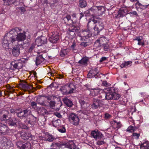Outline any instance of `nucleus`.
I'll return each instance as SVG.
<instances>
[{
  "instance_id": "f257e3e1",
  "label": "nucleus",
  "mask_w": 149,
  "mask_h": 149,
  "mask_svg": "<svg viewBox=\"0 0 149 149\" xmlns=\"http://www.w3.org/2000/svg\"><path fill=\"white\" fill-rule=\"evenodd\" d=\"M30 107L26 109H17L15 111L17 116L20 119L26 118L25 121L26 123L33 125L34 122L36 121L37 118L34 116L32 114Z\"/></svg>"
},
{
  "instance_id": "f03ea898",
  "label": "nucleus",
  "mask_w": 149,
  "mask_h": 149,
  "mask_svg": "<svg viewBox=\"0 0 149 149\" xmlns=\"http://www.w3.org/2000/svg\"><path fill=\"white\" fill-rule=\"evenodd\" d=\"M22 31V29L18 28H15L11 29L9 32L8 35L9 37L10 41L12 43H15L17 41H24L26 39L25 32H19Z\"/></svg>"
},
{
  "instance_id": "7ed1b4c3",
  "label": "nucleus",
  "mask_w": 149,
  "mask_h": 149,
  "mask_svg": "<svg viewBox=\"0 0 149 149\" xmlns=\"http://www.w3.org/2000/svg\"><path fill=\"white\" fill-rule=\"evenodd\" d=\"M105 99L108 100H117L120 97V95L115 92V89L113 88H107L105 89Z\"/></svg>"
},
{
  "instance_id": "20e7f679",
  "label": "nucleus",
  "mask_w": 149,
  "mask_h": 149,
  "mask_svg": "<svg viewBox=\"0 0 149 149\" xmlns=\"http://www.w3.org/2000/svg\"><path fill=\"white\" fill-rule=\"evenodd\" d=\"M24 49V47L22 44L15 45L12 47L11 50L12 55L14 57H18L20 54V51Z\"/></svg>"
},
{
  "instance_id": "39448f33",
  "label": "nucleus",
  "mask_w": 149,
  "mask_h": 149,
  "mask_svg": "<svg viewBox=\"0 0 149 149\" xmlns=\"http://www.w3.org/2000/svg\"><path fill=\"white\" fill-rule=\"evenodd\" d=\"M67 118L70 123L73 125L76 126L79 125V118L78 116L74 113L70 114Z\"/></svg>"
},
{
  "instance_id": "423d86ee",
  "label": "nucleus",
  "mask_w": 149,
  "mask_h": 149,
  "mask_svg": "<svg viewBox=\"0 0 149 149\" xmlns=\"http://www.w3.org/2000/svg\"><path fill=\"white\" fill-rule=\"evenodd\" d=\"M104 27V26L103 23L97 20V22L94 27L95 33L97 35L99 34L100 32L102 30Z\"/></svg>"
},
{
  "instance_id": "0eeeda50",
  "label": "nucleus",
  "mask_w": 149,
  "mask_h": 149,
  "mask_svg": "<svg viewBox=\"0 0 149 149\" xmlns=\"http://www.w3.org/2000/svg\"><path fill=\"white\" fill-rule=\"evenodd\" d=\"M47 42L46 38L45 37L41 36L36 39L35 43L38 46H40L46 44Z\"/></svg>"
},
{
  "instance_id": "6e6552de",
  "label": "nucleus",
  "mask_w": 149,
  "mask_h": 149,
  "mask_svg": "<svg viewBox=\"0 0 149 149\" xmlns=\"http://www.w3.org/2000/svg\"><path fill=\"white\" fill-rule=\"evenodd\" d=\"M10 114V113L6 110L0 111V120L5 121Z\"/></svg>"
},
{
  "instance_id": "1a4fd4ad",
  "label": "nucleus",
  "mask_w": 149,
  "mask_h": 149,
  "mask_svg": "<svg viewBox=\"0 0 149 149\" xmlns=\"http://www.w3.org/2000/svg\"><path fill=\"white\" fill-rule=\"evenodd\" d=\"M9 33V32L8 33L6 34V36H5V37L4 38V39L3 40L2 43V45L3 47L6 48L8 47L9 44V43H12L9 40V37H10V36L8 35V34Z\"/></svg>"
},
{
  "instance_id": "9d476101",
  "label": "nucleus",
  "mask_w": 149,
  "mask_h": 149,
  "mask_svg": "<svg viewBox=\"0 0 149 149\" xmlns=\"http://www.w3.org/2000/svg\"><path fill=\"white\" fill-rule=\"evenodd\" d=\"M10 114L9 116H8L5 122L9 125L11 126H15L16 125V123L17 122V119L16 118H12L10 116Z\"/></svg>"
},
{
  "instance_id": "9b49d317",
  "label": "nucleus",
  "mask_w": 149,
  "mask_h": 149,
  "mask_svg": "<svg viewBox=\"0 0 149 149\" xmlns=\"http://www.w3.org/2000/svg\"><path fill=\"white\" fill-rule=\"evenodd\" d=\"M93 103L91 105L92 108L96 109L98 108L101 104V101L99 99L93 98Z\"/></svg>"
},
{
  "instance_id": "f8f14e48",
  "label": "nucleus",
  "mask_w": 149,
  "mask_h": 149,
  "mask_svg": "<svg viewBox=\"0 0 149 149\" xmlns=\"http://www.w3.org/2000/svg\"><path fill=\"white\" fill-rule=\"evenodd\" d=\"M96 22L97 20L94 19H89L87 25V28L90 30L93 28L94 29V27Z\"/></svg>"
},
{
  "instance_id": "ddd939ff",
  "label": "nucleus",
  "mask_w": 149,
  "mask_h": 149,
  "mask_svg": "<svg viewBox=\"0 0 149 149\" xmlns=\"http://www.w3.org/2000/svg\"><path fill=\"white\" fill-rule=\"evenodd\" d=\"M66 86H67L68 90L66 91V94H71L73 93V91L75 89L74 86L72 84H66Z\"/></svg>"
},
{
  "instance_id": "4468645a",
  "label": "nucleus",
  "mask_w": 149,
  "mask_h": 149,
  "mask_svg": "<svg viewBox=\"0 0 149 149\" xmlns=\"http://www.w3.org/2000/svg\"><path fill=\"white\" fill-rule=\"evenodd\" d=\"M59 39L58 36L57 35V33H56V34H52L51 35L49 38V40L52 43H56L57 42Z\"/></svg>"
},
{
  "instance_id": "2eb2a0df",
  "label": "nucleus",
  "mask_w": 149,
  "mask_h": 149,
  "mask_svg": "<svg viewBox=\"0 0 149 149\" xmlns=\"http://www.w3.org/2000/svg\"><path fill=\"white\" fill-rule=\"evenodd\" d=\"M91 135L95 139L101 138L103 136L102 133L97 130V131L95 130L92 131L91 132Z\"/></svg>"
},
{
  "instance_id": "dca6fc26",
  "label": "nucleus",
  "mask_w": 149,
  "mask_h": 149,
  "mask_svg": "<svg viewBox=\"0 0 149 149\" xmlns=\"http://www.w3.org/2000/svg\"><path fill=\"white\" fill-rule=\"evenodd\" d=\"M20 86L23 89L32 90L34 88L32 86L30 85L26 82L21 83Z\"/></svg>"
},
{
  "instance_id": "f3484780",
  "label": "nucleus",
  "mask_w": 149,
  "mask_h": 149,
  "mask_svg": "<svg viewBox=\"0 0 149 149\" xmlns=\"http://www.w3.org/2000/svg\"><path fill=\"white\" fill-rule=\"evenodd\" d=\"M21 135V138L24 140H31L32 139V135L29 133H22Z\"/></svg>"
},
{
  "instance_id": "a211bd4d",
  "label": "nucleus",
  "mask_w": 149,
  "mask_h": 149,
  "mask_svg": "<svg viewBox=\"0 0 149 149\" xmlns=\"http://www.w3.org/2000/svg\"><path fill=\"white\" fill-rule=\"evenodd\" d=\"M98 71L97 68L91 69L88 73V76L89 78H93V76H94L95 74L97 73Z\"/></svg>"
},
{
  "instance_id": "6ab92c4d",
  "label": "nucleus",
  "mask_w": 149,
  "mask_h": 149,
  "mask_svg": "<svg viewBox=\"0 0 149 149\" xmlns=\"http://www.w3.org/2000/svg\"><path fill=\"white\" fill-rule=\"evenodd\" d=\"M44 60L45 59L42 57V55L37 56L36 60L35 61L36 65H40L41 63L44 61Z\"/></svg>"
},
{
  "instance_id": "aec40b11",
  "label": "nucleus",
  "mask_w": 149,
  "mask_h": 149,
  "mask_svg": "<svg viewBox=\"0 0 149 149\" xmlns=\"http://www.w3.org/2000/svg\"><path fill=\"white\" fill-rule=\"evenodd\" d=\"M37 111L39 113L42 115L48 114V112L46 109L44 107H42L38 108Z\"/></svg>"
},
{
  "instance_id": "412c9836",
  "label": "nucleus",
  "mask_w": 149,
  "mask_h": 149,
  "mask_svg": "<svg viewBox=\"0 0 149 149\" xmlns=\"http://www.w3.org/2000/svg\"><path fill=\"white\" fill-rule=\"evenodd\" d=\"M36 101L38 104H40L41 106H45L44 100L42 98V97L40 96V95H39L37 97Z\"/></svg>"
},
{
  "instance_id": "4be33fe9",
  "label": "nucleus",
  "mask_w": 149,
  "mask_h": 149,
  "mask_svg": "<svg viewBox=\"0 0 149 149\" xmlns=\"http://www.w3.org/2000/svg\"><path fill=\"white\" fill-rule=\"evenodd\" d=\"M66 147L70 149H75L76 146L73 142L71 141L66 143Z\"/></svg>"
},
{
  "instance_id": "5701e85b",
  "label": "nucleus",
  "mask_w": 149,
  "mask_h": 149,
  "mask_svg": "<svg viewBox=\"0 0 149 149\" xmlns=\"http://www.w3.org/2000/svg\"><path fill=\"white\" fill-rule=\"evenodd\" d=\"M79 28L71 25V26L68 28V30L70 32H75L74 34H75V32L78 33L79 32Z\"/></svg>"
},
{
  "instance_id": "b1692460",
  "label": "nucleus",
  "mask_w": 149,
  "mask_h": 149,
  "mask_svg": "<svg viewBox=\"0 0 149 149\" xmlns=\"http://www.w3.org/2000/svg\"><path fill=\"white\" fill-rule=\"evenodd\" d=\"M83 33L84 35V37L86 38H88L90 37L92 35L91 30L88 28L87 29L83 31Z\"/></svg>"
},
{
  "instance_id": "393cba45",
  "label": "nucleus",
  "mask_w": 149,
  "mask_h": 149,
  "mask_svg": "<svg viewBox=\"0 0 149 149\" xmlns=\"http://www.w3.org/2000/svg\"><path fill=\"white\" fill-rule=\"evenodd\" d=\"M126 10L123 9H120L118 11V13L117 15L116 16V18H120L121 17L124 16L126 14Z\"/></svg>"
},
{
  "instance_id": "a878e982",
  "label": "nucleus",
  "mask_w": 149,
  "mask_h": 149,
  "mask_svg": "<svg viewBox=\"0 0 149 149\" xmlns=\"http://www.w3.org/2000/svg\"><path fill=\"white\" fill-rule=\"evenodd\" d=\"M17 0H3V4L6 6H10L16 2Z\"/></svg>"
},
{
  "instance_id": "bb28decb",
  "label": "nucleus",
  "mask_w": 149,
  "mask_h": 149,
  "mask_svg": "<svg viewBox=\"0 0 149 149\" xmlns=\"http://www.w3.org/2000/svg\"><path fill=\"white\" fill-rule=\"evenodd\" d=\"M103 39H105L104 38H101L100 39H97L95 42L94 45L97 47H99L102 46V43H101V41Z\"/></svg>"
},
{
  "instance_id": "cd10ccee",
  "label": "nucleus",
  "mask_w": 149,
  "mask_h": 149,
  "mask_svg": "<svg viewBox=\"0 0 149 149\" xmlns=\"http://www.w3.org/2000/svg\"><path fill=\"white\" fill-rule=\"evenodd\" d=\"M87 5V2L85 0H80L79 1V6L80 8H85Z\"/></svg>"
},
{
  "instance_id": "c85d7f7f",
  "label": "nucleus",
  "mask_w": 149,
  "mask_h": 149,
  "mask_svg": "<svg viewBox=\"0 0 149 149\" xmlns=\"http://www.w3.org/2000/svg\"><path fill=\"white\" fill-rule=\"evenodd\" d=\"M7 128L5 125L0 126V132H1L2 135L6 134L7 132Z\"/></svg>"
},
{
  "instance_id": "c756f323",
  "label": "nucleus",
  "mask_w": 149,
  "mask_h": 149,
  "mask_svg": "<svg viewBox=\"0 0 149 149\" xmlns=\"http://www.w3.org/2000/svg\"><path fill=\"white\" fill-rule=\"evenodd\" d=\"M79 102L81 104V107L82 108L86 109L88 106L87 103L83 100H79Z\"/></svg>"
},
{
  "instance_id": "7c9ffc66",
  "label": "nucleus",
  "mask_w": 149,
  "mask_h": 149,
  "mask_svg": "<svg viewBox=\"0 0 149 149\" xmlns=\"http://www.w3.org/2000/svg\"><path fill=\"white\" fill-rule=\"evenodd\" d=\"M52 122L53 126L56 127H57L59 125L61 122V120L59 119H58L56 120H52Z\"/></svg>"
},
{
  "instance_id": "2f4dec72",
  "label": "nucleus",
  "mask_w": 149,
  "mask_h": 149,
  "mask_svg": "<svg viewBox=\"0 0 149 149\" xmlns=\"http://www.w3.org/2000/svg\"><path fill=\"white\" fill-rule=\"evenodd\" d=\"M140 149H149V144L147 142L141 144L140 146Z\"/></svg>"
},
{
  "instance_id": "473e14b6",
  "label": "nucleus",
  "mask_w": 149,
  "mask_h": 149,
  "mask_svg": "<svg viewBox=\"0 0 149 149\" xmlns=\"http://www.w3.org/2000/svg\"><path fill=\"white\" fill-rule=\"evenodd\" d=\"M31 144L29 143L24 142L22 149H31Z\"/></svg>"
},
{
  "instance_id": "72a5a7b5",
  "label": "nucleus",
  "mask_w": 149,
  "mask_h": 149,
  "mask_svg": "<svg viewBox=\"0 0 149 149\" xmlns=\"http://www.w3.org/2000/svg\"><path fill=\"white\" fill-rule=\"evenodd\" d=\"M73 104L71 100L66 98V105L69 107H71Z\"/></svg>"
},
{
  "instance_id": "f704fd0d",
  "label": "nucleus",
  "mask_w": 149,
  "mask_h": 149,
  "mask_svg": "<svg viewBox=\"0 0 149 149\" xmlns=\"http://www.w3.org/2000/svg\"><path fill=\"white\" fill-rule=\"evenodd\" d=\"M24 142L21 141H18L16 143V146L20 149H22Z\"/></svg>"
},
{
  "instance_id": "c9c22d12",
  "label": "nucleus",
  "mask_w": 149,
  "mask_h": 149,
  "mask_svg": "<svg viewBox=\"0 0 149 149\" xmlns=\"http://www.w3.org/2000/svg\"><path fill=\"white\" fill-rule=\"evenodd\" d=\"M88 61V60L85 58H82L81 60H80L78 63H79L83 65L86 64Z\"/></svg>"
},
{
  "instance_id": "e433bc0d",
  "label": "nucleus",
  "mask_w": 149,
  "mask_h": 149,
  "mask_svg": "<svg viewBox=\"0 0 149 149\" xmlns=\"http://www.w3.org/2000/svg\"><path fill=\"white\" fill-rule=\"evenodd\" d=\"M95 9L93 8H91L89 10H87L86 11L85 13L87 15L88 14L91 15L92 14V13H94L95 12Z\"/></svg>"
},
{
  "instance_id": "4c0bfd02",
  "label": "nucleus",
  "mask_w": 149,
  "mask_h": 149,
  "mask_svg": "<svg viewBox=\"0 0 149 149\" xmlns=\"http://www.w3.org/2000/svg\"><path fill=\"white\" fill-rule=\"evenodd\" d=\"M1 142L4 145H5L6 144L7 145L8 143H10V142L8 141V139L5 137H3L2 138Z\"/></svg>"
},
{
  "instance_id": "58836bf2",
  "label": "nucleus",
  "mask_w": 149,
  "mask_h": 149,
  "mask_svg": "<svg viewBox=\"0 0 149 149\" xmlns=\"http://www.w3.org/2000/svg\"><path fill=\"white\" fill-rule=\"evenodd\" d=\"M19 61L18 60H16L12 62L11 64L13 65L14 68L16 69H18L17 62Z\"/></svg>"
},
{
  "instance_id": "ea45409f",
  "label": "nucleus",
  "mask_w": 149,
  "mask_h": 149,
  "mask_svg": "<svg viewBox=\"0 0 149 149\" xmlns=\"http://www.w3.org/2000/svg\"><path fill=\"white\" fill-rule=\"evenodd\" d=\"M60 91H61L63 94H65V85L64 84H62L61 86V88L60 89Z\"/></svg>"
},
{
  "instance_id": "a19ab883",
  "label": "nucleus",
  "mask_w": 149,
  "mask_h": 149,
  "mask_svg": "<svg viewBox=\"0 0 149 149\" xmlns=\"http://www.w3.org/2000/svg\"><path fill=\"white\" fill-rule=\"evenodd\" d=\"M91 44L90 43L88 42H82L81 43L80 45L83 47H87Z\"/></svg>"
},
{
  "instance_id": "79ce46f5",
  "label": "nucleus",
  "mask_w": 149,
  "mask_h": 149,
  "mask_svg": "<svg viewBox=\"0 0 149 149\" xmlns=\"http://www.w3.org/2000/svg\"><path fill=\"white\" fill-rule=\"evenodd\" d=\"M65 49H62L61 50L60 53V56L61 57H64L65 56Z\"/></svg>"
},
{
  "instance_id": "37998d69",
  "label": "nucleus",
  "mask_w": 149,
  "mask_h": 149,
  "mask_svg": "<svg viewBox=\"0 0 149 149\" xmlns=\"http://www.w3.org/2000/svg\"><path fill=\"white\" fill-rule=\"evenodd\" d=\"M35 45L34 43H33L32 44L30 48L29 49L28 52H31L35 48Z\"/></svg>"
},
{
  "instance_id": "c03bdc74",
  "label": "nucleus",
  "mask_w": 149,
  "mask_h": 149,
  "mask_svg": "<svg viewBox=\"0 0 149 149\" xmlns=\"http://www.w3.org/2000/svg\"><path fill=\"white\" fill-rule=\"evenodd\" d=\"M55 102L52 100L51 101L49 102V104L50 107L53 108V107H54L55 104Z\"/></svg>"
},
{
  "instance_id": "a18cd8bd",
  "label": "nucleus",
  "mask_w": 149,
  "mask_h": 149,
  "mask_svg": "<svg viewBox=\"0 0 149 149\" xmlns=\"http://www.w3.org/2000/svg\"><path fill=\"white\" fill-rule=\"evenodd\" d=\"M19 126L22 129H27L28 127L26 125L22 124L21 123H19Z\"/></svg>"
},
{
  "instance_id": "49530a36",
  "label": "nucleus",
  "mask_w": 149,
  "mask_h": 149,
  "mask_svg": "<svg viewBox=\"0 0 149 149\" xmlns=\"http://www.w3.org/2000/svg\"><path fill=\"white\" fill-rule=\"evenodd\" d=\"M54 137L52 136L51 135H49V137L47 139V140L49 142H51L54 140Z\"/></svg>"
},
{
  "instance_id": "de8ad7c7",
  "label": "nucleus",
  "mask_w": 149,
  "mask_h": 149,
  "mask_svg": "<svg viewBox=\"0 0 149 149\" xmlns=\"http://www.w3.org/2000/svg\"><path fill=\"white\" fill-rule=\"evenodd\" d=\"M66 18L67 19L68 21H69L70 22L72 23V20L71 19V16L69 15H67L66 16Z\"/></svg>"
},
{
  "instance_id": "09e8293b",
  "label": "nucleus",
  "mask_w": 149,
  "mask_h": 149,
  "mask_svg": "<svg viewBox=\"0 0 149 149\" xmlns=\"http://www.w3.org/2000/svg\"><path fill=\"white\" fill-rule=\"evenodd\" d=\"M102 46H103L104 49L105 51H107V49L109 48V46L108 44H102Z\"/></svg>"
},
{
  "instance_id": "8fccbe9b",
  "label": "nucleus",
  "mask_w": 149,
  "mask_h": 149,
  "mask_svg": "<svg viewBox=\"0 0 149 149\" xmlns=\"http://www.w3.org/2000/svg\"><path fill=\"white\" fill-rule=\"evenodd\" d=\"M37 103V102H36L34 101H33L31 103L30 105L33 108H34V107H36Z\"/></svg>"
},
{
  "instance_id": "3c124183",
  "label": "nucleus",
  "mask_w": 149,
  "mask_h": 149,
  "mask_svg": "<svg viewBox=\"0 0 149 149\" xmlns=\"http://www.w3.org/2000/svg\"><path fill=\"white\" fill-rule=\"evenodd\" d=\"M143 39V37L141 36H139L136 37L135 38V39H134V40H137L138 42H139L142 40Z\"/></svg>"
},
{
  "instance_id": "603ef678",
  "label": "nucleus",
  "mask_w": 149,
  "mask_h": 149,
  "mask_svg": "<svg viewBox=\"0 0 149 149\" xmlns=\"http://www.w3.org/2000/svg\"><path fill=\"white\" fill-rule=\"evenodd\" d=\"M134 128L133 127V126H130L127 129V131L130 132H132V129H133Z\"/></svg>"
},
{
  "instance_id": "864d4df0",
  "label": "nucleus",
  "mask_w": 149,
  "mask_h": 149,
  "mask_svg": "<svg viewBox=\"0 0 149 149\" xmlns=\"http://www.w3.org/2000/svg\"><path fill=\"white\" fill-rule=\"evenodd\" d=\"M14 89H13V88L10 87V89L8 90L7 91V92L8 94L12 93L14 92Z\"/></svg>"
},
{
  "instance_id": "5fc2aeb1",
  "label": "nucleus",
  "mask_w": 149,
  "mask_h": 149,
  "mask_svg": "<svg viewBox=\"0 0 149 149\" xmlns=\"http://www.w3.org/2000/svg\"><path fill=\"white\" fill-rule=\"evenodd\" d=\"M58 130L59 132L61 133H64L65 132V128L64 127H63L61 129H59Z\"/></svg>"
},
{
  "instance_id": "6e6d98bb",
  "label": "nucleus",
  "mask_w": 149,
  "mask_h": 149,
  "mask_svg": "<svg viewBox=\"0 0 149 149\" xmlns=\"http://www.w3.org/2000/svg\"><path fill=\"white\" fill-rule=\"evenodd\" d=\"M59 146L60 147H62L63 146H64V147H65V142H61L59 143Z\"/></svg>"
},
{
  "instance_id": "4d7b16f0",
  "label": "nucleus",
  "mask_w": 149,
  "mask_h": 149,
  "mask_svg": "<svg viewBox=\"0 0 149 149\" xmlns=\"http://www.w3.org/2000/svg\"><path fill=\"white\" fill-rule=\"evenodd\" d=\"M56 98V97L53 96H48L47 97V100H50L54 99V98Z\"/></svg>"
},
{
  "instance_id": "13d9d810",
  "label": "nucleus",
  "mask_w": 149,
  "mask_h": 149,
  "mask_svg": "<svg viewBox=\"0 0 149 149\" xmlns=\"http://www.w3.org/2000/svg\"><path fill=\"white\" fill-rule=\"evenodd\" d=\"M100 73H99V71L97 73H96L95 74L94 76H93V77H95V78H100Z\"/></svg>"
},
{
  "instance_id": "bf43d9fd",
  "label": "nucleus",
  "mask_w": 149,
  "mask_h": 149,
  "mask_svg": "<svg viewBox=\"0 0 149 149\" xmlns=\"http://www.w3.org/2000/svg\"><path fill=\"white\" fill-rule=\"evenodd\" d=\"M133 136H134L136 137V139H138L139 138V137L140 136V134H138L136 133H133Z\"/></svg>"
},
{
  "instance_id": "052dcab7",
  "label": "nucleus",
  "mask_w": 149,
  "mask_h": 149,
  "mask_svg": "<svg viewBox=\"0 0 149 149\" xmlns=\"http://www.w3.org/2000/svg\"><path fill=\"white\" fill-rule=\"evenodd\" d=\"M105 142L103 141H98L97 142V144L98 145H101L105 143Z\"/></svg>"
},
{
  "instance_id": "680f3d73",
  "label": "nucleus",
  "mask_w": 149,
  "mask_h": 149,
  "mask_svg": "<svg viewBox=\"0 0 149 149\" xmlns=\"http://www.w3.org/2000/svg\"><path fill=\"white\" fill-rule=\"evenodd\" d=\"M111 115L108 113H106L105 114V118H109L111 117Z\"/></svg>"
},
{
  "instance_id": "e2e57ef3",
  "label": "nucleus",
  "mask_w": 149,
  "mask_h": 149,
  "mask_svg": "<svg viewBox=\"0 0 149 149\" xmlns=\"http://www.w3.org/2000/svg\"><path fill=\"white\" fill-rule=\"evenodd\" d=\"M132 63V62L131 61H128L126 62H125L124 63V64L126 67V66H127L129 65H130V64H131Z\"/></svg>"
},
{
  "instance_id": "0e129e2a",
  "label": "nucleus",
  "mask_w": 149,
  "mask_h": 149,
  "mask_svg": "<svg viewBox=\"0 0 149 149\" xmlns=\"http://www.w3.org/2000/svg\"><path fill=\"white\" fill-rule=\"evenodd\" d=\"M107 59V58L105 57H102L100 59V62H102L103 61H105Z\"/></svg>"
},
{
  "instance_id": "69168bd1",
  "label": "nucleus",
  "mask_w": 149,
  "mask_h": 149,
  "mask_svg": "<svg viewBox=\"0 0 149 149\" xmlns=\"http://www.w3.org/2000/svg\"><path fill=\"white\" fill-rule=\"evenodd\" d=\"M18 69H19L22 67V64L21 62L18 61L17 62Z\"/></svg>"
},
{
  "instance_id": "338daca9",
  "label": "nucleus",
  "mask_w": 149,
  "mask_h": 149,
  "mask_svg": "<svg viewBox=\"0 0 149 149\" xmlns=\"http://www.w3.org/2000/svg\"><path fill=\"white\" fill-rule=\"evenodd\" d=\"M130 13L133 15H138V14L136 12V11L131 12Z\"/></svg>"
},
{
  "instance_id": "774afa93",
  "label": "nucleus",
  "mask_w": 149,
  "mask_h": 149,
  "mask_svg": "<svg viewBox=\"0 0 149 149\" xmlns=\"http://www.w3.org/2000/svg\"><path fill=\"white\" fill-rule=\"evenodd\" d=\"M102 84L104 86H107L108 85V84L106 81H104L102 83Z\"/></svg>"
}]
</instances>
